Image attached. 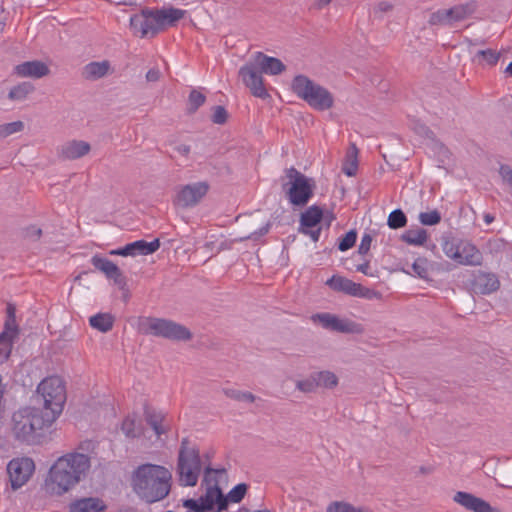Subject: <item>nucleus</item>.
I'll list each match as a JSON object with an SVG mask.
<instances>
[{"mask_svg": "<svg viewBox=\"0 0 512 512\" xmlns=\"http://www.w3.org/2000/svg\"><path fill=\"white\" fill-rule=\"evenodd\" d=\"M428 238L427 231L423 228H418L416 230L409 229L406 230L401 235V240L409 245L421 246L423 245Z\"/></svg>", "mask_w": 512, "mask_h": 512, "instance_id": "obj_32", "label": "nucleus"}, {"mask_svg": "<svg viewBox=\"0 0 512 512\" xmlns=\"http://www.w3.org/2000/svg\"><path fill=\"white\" fill-rule=\"evenodd\" d=\"M247 489L248 485L245 483H239L236 486H234L225 496L227 497V505L229 504V502L240 503L242 499L245 497Z\"/></svg>", "mask_w": 512, "mask_h": 512, "instance_id": "obj_40", "label": "nucleus"}, {"mask_svg": "<svg viewBox=\"0 0 512 512\" xmlns=\"http://www.w3.org/2000/svg\"><path fill=\"white\" fill-rule=\"evenodd\" d=\"M121 430L129 438H136L141 435V430L136 426L135 419L129 416L123 420Z\"/></svg>", "mask_w": 512, "mask_h": 512, "instance_id": "obj_41", "label": "nucleus"}, {"mask_svg": "<svg viewBox=\"0 0 512 512\" xmlns=\"http://www.w3.org/2000/svg\"><path fill=\"white\" fill-rule=\"evenodd\" d=\"M331 2L332 0H316L312 8L316 10H322L323 8L327 7Z\"/></svg>", "mask_w": 512, "mask_h": 512, "instance_id": "obj_64", "label": "nucleus"}, {"mask_svg": "<svg viewBox=\"0 0 512 512\" xmlns=\"http://www.w3.org/2000/svg\"><path fill=\"white\" fill-rule=\"evenodd\" d=\"M206 101V96L200 91L193 89L191 90L188 97L187 111L189 113H195L199 107H201Z\"/></svg>", "mask_w": 512, "mask_h": 512, "instance_id": "obj_39", "label": "nucleus"}, {"mask_svg": "<svg viewBox=\"0 0 512 512\" xmlns=\"http://www.w3.org/2000/svg\"><path fill=\"white\" fill-rule=\"evenodd\" d=\"M144 416L147 424L153 429L156 435L160 436L166 433V429L162 425L164 415L161 412L146 405L144 407Z\"/></svg>", "mask_w": 512, "mask_h": 512, "instance_id": "obj_28", "label": "nucleus"}, {"mask_svg": "<svg viewBox=\"0 0 512 512\" xmlns=\"http://www.w3.org/2000/svg\"><path fill=\"white\" fill-rule=\"evenodd\" d=\"M354 297H359V298H364V299L370 300L373 298H379L380 293L373 289L364 287L363 285L359 284V288L356 289Z\"/></svg>", "mask_w": 512, "mask_h": 512, "instance_id": "obj_49", "label": "nucleus"}, {"mask_svg": "<svg viewBox=\"0 0 512 512\" xmlns=\"http://www.w3.org/2000/svg\"><path fill=\"white\" fill-rule=\"evenodd\" d=\"M430 25L451 26L446 9H439L433 12L429 18Z\"/></svg>", "mask_w": 512, "mask_h": 512, "instance_id": "obj_47", "label": "nucleus"}, {"mask_svg": "<svg viewBox=\"0 0 512 512\" xmlns=\"http://www.w3.org/2000/svg\"><path fill=\"white\" fill-rule=\"evenodd\" d=\"M24 129L22 121H14L11 123L0 125V138H6L14 133L20 132Z\"/></svg>", "mask_w": 512, "mask_h": 512, "instance_id": "obj_45", "label": "nucleus"}, {"mask_svg": "<svg viewBox=\"0 0 512 512\" xmlns=\"http://www.w3.org/2000/svg\"><path fill=\"white\" fill-rule=\"evenodd\" d=\"M92 265L103 272L108 279L114 281L120 289H124L127 286L126 277L123 275L120 268L113 263L111 260L95 255L91 258Z\"/></svg>", "mask_w": 512, "mask_h": 512, "instance_id": "obj_16", "label": "nucleus"}, {"mask_svg": "<svg viewBox=\"0 0 512 512\" xmlns=\"http://www.w3.org/2000/svg\"><path fill=\"white\" fill-rule=\"evenodd\" d=\"M299 233L309 236L314 242L319 241L322 227L316 226L315 228H305L303 230H298Z\"/></svg>", "mask_w": 512, "mask_h": 512, "instance_id": "obj_57", "label": "nucleus"}, {"mask_svg": "<svg viewBox=\"0 0 512 512\" xmlns=\"http://www.w3.org/2000/svg\"><path fill=\"white\" fill-rule=\"evenodd\" d=\"M288 181L282 184L286 197L293 206L304 207L314 194L315 181L295 167L285 170Z\"/></svg>", "mask_w": 512, "mask_h": 512, "instance_id": "obj_7", "label": "nucleus"}, {"mask_svg": "<svg viewBox=\"0 0 512 512\" xmlns=\"http://www.w3.org/2000/svg\"><path fill=\"white\" fill-rule=\"evenodd\" d=\"M2 332H7L8 336L17 339L19 335V328L16 323V318H7Z\"/></svg>", "mask_w": 512, "mask_h": 512, "instance_id": "obj_54", "label": "nucleus"}, {"mask_svg": "<svg viewBox=\"0 0 512 512\" xmlns=\"http://www.w3.org/2000/svg\"><path fill=\"white\" fill-rule=\"evenodd\" d=\"M186 11L178 8L150 9L144 8L139 14L130 17V27L141 38L154 37L165 26H173L181 20Z\"/></svg>", "mask_w": 512, "mask_h": 512, "instance_id": "obj_4", "label": "nucleus"}, {"mask_svg": "<svg viewBox=\"0 0 512 512\" xmlns=\"http://www.w3.org/2000/svg\"><path fill=\"white\" fill-rule=\"evenodd\" d=\"M37 393L43 400L44 412H48L49 415L57 419L66 402L63 380L58 376L47 377L39 383Z\"/></svg>", "mask_w": 512, "mask_h": 512, "instance_id": "obj_8", "label": "nucleus"}, {"mask_svg": "<svg viewBox=\"0 0 512 512\" xmlns=\"http://www.w3.org/2000/svg\"><path fill=\"white\" fill-rule=\"evenodd\" d=\"M172 475L161 465L146 463L138 466L132 474V487L137 496L148 504L166 498L171 490Z\"/></svg>", "mask_w": 512, "mask_h": 512, "instance_id": "obj_2", "label": "nucleus"}, {"mask_svg": "<svg viewBox=\"0 0 512 512\" xmlns=\"http://www.w3.org/2000/svg\"><path fill=\"white\" fill-rule=\"evenodd\" d=\"M254 61L265 74L278 75L286 69V66L280 59L267 56L262 52L255 53Z\"/></svg>", "mask_w": 512, "mask_h": 512, "instance_id": "obj_20", "label": "nucleus"}, {"mask_svg": "<svg viewBox=\"0 0 512 512\" xmlns=\"http://www.w3.org/2000/svg\"><path fill=\"white\" fill-rule=\"evenodd\" d=\"M160 248V240L154 239L151 242L145 240H137L126 244L124 247L110 251L111 255L118 256H137V255H150Z\"/></svg>", "mask_w": 512, "mask_h": 512, "instance_id": "obj_14", "label": "nucleus"}, {"mask_svg": "<svg viewBox=\"0 0 512 512\" xmlns=\"http://www.w3.org/2000/svg\"><path fill=\"white\" fill-rule=\"evenodd\" d=\"M174 150L183 156H188L191 151L190 146L186 144L176 145Z\"/></svg>", "mask_w": 512, "mask_h": 512, "instance_id": "obj_62", "label": "nucleus"}, {"mask_svg": "<svg viewBox=\"0 0 512 512\" xmlns=\"http://www.w3.org/2000/svg\"><path fill=\"white\" fill-rule=\"evenodd\" d=\"M332 314L328 312L316 313L311 316V321L319 324L322 328L329 330Z\"/></svg>", "mask_w": 512, "mask_h": 512, "instance_id": "obj_48", "label": "nucleus"}, {"mask_svg": "<svg viewBox=\"0 0 512 512\" xmlns=\"http://www.w3.org/2000/svg\"><path fill=\"white\" fill-rule=\"evenodd\" d=\"M325 284L333 291L341 292L353 297L356 289L359 288V283L340 275H333Z\"/></svg>", "mask_w": 512, "mask_h": 512, "instance_id": "obj_24", "label": "nucleus"}, {"mask_svg": "<svg viewBox=\"0 0 512 512\" xmlns=\"http://www.w3.org/2000/svg\"><path fill=\"white\" fill-rule=\"evenodd\" d=\"M412 270L414 275L421 279L428 278V260L425 257L417 258L412 264Z\"/></svg>", "mask_w": 512, "mask_h": 512, "instance_id": "obj_44", "label": "nucleus"}, {"mask_svg": "<svg viewBox=\"0 0 512 512\" xmlns=\"http://www.w3.org/2000/svg\"><path fill=\"white\" fill-rule=\"evenodd\" d=\"M292 91L310 107L325 111L333 107V95L325 87L315 83L305 75H297L292 80Z\"/></svg>", "mask_w": 512, "mask_h": 512, "instance_id": "obj_5", "label": "nucleus"}, {"mask_svg": "<svg viewBox=\"0 0 512 512\" xmlns=\"http://www.w3.org/2000/svg\"><path fill=\"white\" fill-rule=\"evenodd\" d=\"M48 66L41 61H27L15 67V73L22 77L41 78L49 73Z\"/></svg>", "mask_w": 512, "mask_h": 512, "instance_id": "obj_21", "label": "nucleus"}, {"mask_svg": "<svg viewBox=\"0 0 512 512\" xmlns=\"http://www.w3.org/2000/svg\"><path fill=\"white\" fill-rule=\"evenodd\" d=\"M363 330L361 324L350 319H342L332 314L329 331L345 334H361Z\"/></svg>", "mask_w": 512, "mask_h": 512, "instance_id": "obj_22", "label": "nucleus"}, {"mask_svg": "<svg viewBox=\"0 0 512 512\" xmlns=\"http://www.w3.org/2000/svg\"><path fill=\"white\" fill-rule=\"evenodd\" d=\"M418 218L422 225L434 226L440 223L441 214L438 210H432L428 212H421Z\"/></svg>", "mask_w": 512, "mask_h": 512, "instance_id": "obj_42", "label": "nucleus"}, {"mask_svg": "<svg viewBox=\"0 0 512 512\" xmlns=\"http://www.w3.org/2000/svg\"><path fill=\"white\" fill-rule=\"evenodd\" d=\"M160 78V71L156 68H151L146 73V80L148 82H156Z\"/></svg>", "mask_w": 512, "mask_h": 512, "instance_id": "obj_61", "label": "nucleus"}, {"mask_svg": "<svg viewBox=\"0 0 512 512\" xmlns=\"http://www.w3.org/2000/svg\"><path fill=\"white\" fill-rule=\"evenodd\" d=\"M356 240L357 231L352 229L339 239L338 249L343 252L347 251L355 245Z\"/></svg>", "mask_w": 512, "mask_h": 512, "instance_id": "obj_46", "label": "nucleus"}, {"mask_svg": "<svg viewBox=\"0 0 512 512\" xmlns=\"http://www.w3.org/2000/svg\"><path fill=\"white\" fill-rule=\"evenodd\" d=\"M183 506L190 509L191 512H206L207 509L206 506H203L200 498L198 500L192 498L185 499L183 500Z\"/></svg>", "mask_w": 512, "mask_h": 512, "instance_id": "obj_55", "label": "nucleus"}, {"mask_svg": "<svg viewBox=\"0 0 512 512\" xmlns=\"http://www.w3.org/2000/svg\"><path fill=\"white\" fill-rule=\"evenodd\" d=\"M26 236L32 240H38L42 236V229L32 225L26 229Z\"/></svg>", "mask_w": 512, "mask_h": 512, "instance_id": "obj_59", "label": "nucleus"}, {"mask_svg": "<svg viewBox=\"0 0 512 512\" xmlns=\"http://www.w3.org/2000/svg\"><path fill=\"white\" fill-rule=\"evenodd\" d=\"M369 269H370V263L368 260H366L364 263L362 264H359L357 267H356V270L358 272H361L365 275H372L370 272H369Z\"/></svg>", "mask_w": 512, "mask_h": 512, "instance_id": "obj_63", "label": "nucleus"}, {"mask_svg": "<svg viewBox=\"0 0 512 512\" xmlns=\"http://www.w3.org/2000/svg\"><path fill=\"white\" fill-rule=\"evenodd\" d=\"M223 393L228 398L239 402L253 403L256 400V396L248 391H241L233 388H224Z\"/></svg>", "mask_w": 512, "mask_h": 512, "instance_id": "obj_37", "label": "nucleus"}, {"mask_svg": "<svg viewBox=\"0 0 512 512\" xmlns=\"http://www.w3.org/2000/svg\"><path fill=\"white\" fill-rule=\"evenodd\" d=\"M35 471V463L29 457L13 458L7 464V474L11 489L16 491L24 486Z\"/></svg>", "mask_w": 512, "mask_h": 512, "instance_id": "obj_12", "label": "nucleus"}, {"mask_svg": "<svg viewBox=\"0 0 512 512\" xmlns=\"http://www.w3.org/2000/svg\"><path fill=\"white\" fill-rule=\"evenodd\" d=\"M104 509L103 502L93 497L77 499L69 504V512H101Z\"/></svg>", "mask_w": 512, "mask_h": 512, "instance_id": "obj_25", "label": "nucleus"}, {"mask_svg": "<svg viewBox=\"0 0 512 512\" xmlns=\"http://www.w3.org/2000/svg\"><path fill=\"white\" fill-rule=\"evenodd\" d=\"M145 333L173 341H188L192 338L190 330L182 324L163 318H148Z\"/></svg>", "mask_w": 512, "mask_h": 512, "instance_id": "obj_10", "label": "nucleus"}, {"mask_svg": "<svg viewBox=\"0 0 512 512\" xmlns=\"http://www.w3.org/2000/svg\"><path fill=\"white\" fill-rule=\"evenodd\" d=\"M413 130L415 131V133H417L419 136L423 138L434 139V132L424 123L418 121L415 122L413 125Z\"/></svg>", "mask_w": 512, "mask_h": 512, "instance_id": "obj_52", "label": "nucleus"}, {"mask_svg": "<svg viewBox=\"0 0 512 512\" xmlns=\"http://www.w3.org/2000/svg\"><path fill=\"white\" fill-rule=\"evenodd\" d=\"M342 171L347 175V176H354L357 172V160L354 159L349 165L347 166H344L342 168Z\"/></svg>", "mask_w": 512, "mask_h": 512, "instance_id": "obj_60", "label": "nucleus"}, {"mask_svg": "<svg viewBox=\"0 0 512 512\" xmlns=\"http://www.w3.org/2000/svg\"><path fill=\"white\" fill-rule=\"evenodd\" d=\"M501 57V53L494 49L478 50L473 58V63L480 66H495Z\"/></svg>", "mask_w": 512, "mask_h": 512, "instance_id": "obj_30", "label": "nucleus"}, {"mask_svg": "<svg viewBox=\"0 0 512 512\" xmlns=\"http://www.w3.org/2000/svg\"><path fill=\"white\" fill-rule=\"evenodd\" d=\"M324 211L318 205L308 207L300 216V225L298 230L305 228H315L323 221Z\"/></svg>", "mask_w": 512, "mask_h": 512, "instance_id": "obj_23", "label": "nucleus"}, {"mask_svg": "<svg viewBox=\"0 0 512 512\" xmlns=\"http://www.w3.org/2000/svg\"><path fill=\"white\" fill-rule=\"evenodd\" d=\"M453 500L473 512H502L501 509L491 506L487 501L468 492H456Z\"/></svg>", "mask_w": 512, "mask_h": 512, "instance_id": "obj_17", "label": "nucleus"}, {"mask_svg": "<svg viewBox=\"0 0 512 512\" xmlns=\"http://www.w3.org/2000/svg\"><path fill=\"white\" fill-rule=\"evenodd\" d=\"M476 285L482 294H490L499 289L500 282L493 273H481L476 278Z\"/></svg>", "mask_w": 512, "mask_h": 512, "instance_id": "obj_29", "label": "nucleus"}, {"mask_svg": "<svg viewBox=\"0 0 512 512\" xmlns=\"http://www.w3.org/2000/svg\"><path fill=\"white\" fill-rule=\"evenodd\" d=\"M189 444L188 438L182 439L176 469L179 484L185 487L195 486L202 471L199 449L190 447Z\"/></svg>", "mask_w": 512, "mask_h": 512, "instance_id": "obj_6", "label": "nucleus"}, {"mask_svg": "<svg viewBox=\"0 0 512 512\" xmlns=\"http://www.w3.org/2000/svg\"><path fill=\"white\" fill-rule=\"evenodd\" d=\"M327 512H372L366 507H355L348 502L335 501L327 507Z\"/></svg>", "mask_w": 512, "mask_h": 512, "instance_id": "obj_36", "label": "nucleus"}, {"mask_svg": "<svg viewBox=\"0 0 512 512\" xmlns=\"http://www.w3.org/2000/svg\"><path fill=\"white\" fill-rule=\"evenodd\" d=\"M271 226H272V223L270 221H268L260 229L252 232L250 235H248L246 237L241 238L240 241H244V240L258 241L262 236L266 235L269 232Z\"/></svg>", "mask_w": 512, "mask_h": 512, "instance_id": "obj_53", "label": "nucleus"}, {"mask_svg": "<svg viewBox=\"0 0 512 512\" xmlns=\"http://www.w3.org/2000/svg\"><path fill=\"white\" fill-rule=\"evenodd\" d=\"M499 173L503 180L512 186V169L508 165H501Z\"/></svg>", "mask_w": 512, "mask_h": 512, "instance_id": "obj_58", "label": "nucleus"}, {"mask_svg": "<svg viewBox=\"0 0 512 512\" xmlns=\"http://www.w3.org/2000/svg\"><path fill=\"white\" fill-rule=\"evenodd\" d=\"M110 69V63L107 60L101 62H90L83 67L82 77L86 80H98L107 75Z\"/></svg>", "mask_w": 512, "mask_h": 512, "instance_id": "obj_27", "label": "nucleus"}, {"mask_svg": "<svg viewBox=\"0 0 512 512\" xmlns=\"http://www.w3.org/2000/svg\"><path fill=\"white\" fill-rule=\"evenodd\" d=\"M407 216L401 209L393 210L387 219V225L391 229H400L407 225Z\"/></svg>", "mask_w": 512, "mask_h": 512, "instance_id": "obj_38", "label": "nucleus"}, {"mask_svg": "<svg viewBox=\"0 0 512 512\" xmlns=\"http://www.w3.org/2000/svg\"><path fill=\"white\" fill-rule=\"evenodd\" d=\"M34 90V86L30 82H22L13 88L8 93V98L13 101H22L26 99L28 94Z\"/></svg>", "mask_w": 512, "mask_h": 512, "instance_id": "obj_33", "label": "nucleus"}, {"mask_svg": "<svg viewBox=\"0 0 512 512\" xmlns=\"http://www.w3.org/2000/svg\"><path fill=\"white\" fill-rule=\"evenodd\" d=\"M262 71L255 61L248 62L239 69V76L253 96L265 99L269 96L262 77Z\"/></svg>", "mask_w": 512, "mask_h": 512, "instance_id": "obj_13", "label": "nucleus"}, {"mask_svg": "<svg viewBox=\"0 0 512 512\" xmlns=\"http://www.w3.org/2000/svg\"><path fill=\"white\" fill-rule=\"evenodd\" d=\"M92 265L103 272L108 279L114 281L120 289H124L127 286L126 277L123 275L120 268L113 263L111 260L95 255L91 258Z\"/></svg>", "mask_w": 512, "mask_h": 512, "instance_id": "obj_15", "label": "nucleus"}, {"mask_svg": "<svg viewBox=\"0 0 512 512\" xmlns=\"http://www.w3.org/2000/svg\"><path fill=\"white\" fill-rule=\"evenodd\" d=\"M213 110L212 122L220 125L226 123L228 119L227 110L223 106H215Z\"/></svg>", "mask_w": 512, "mask_h": 512, "instance_id": "obj_50", "label": "nucleus"}, {"mask_svg": "<svg viewBox=\"0 0 512 512\" xmlns=\"http://www.w3.org/2000/svg\"><path fill=\"white\" fill-rule=\"evenodd\" d=\"M477 9L476 1L472 0L464 4L455 5L447 10L448 18L451 26L459 21H462L472 15Z\"/></svg>", "mask_w": 512, "mask_h": 512, "instance_id": "obj_26", "label": "nucleus"}, {"mask_svg": "<svg viewBox=\"0 0 512 512\" xmlns=\"http://www.w3.org/2000/svg\"><path fill=\"white\" fill-rule=\"evenodd\" d=\"M446 254L459 264L463 265L476 266L480 265L482 262V254L476 248V246L472 244L464 245L461 252L457 249L453 253H450V251H446Z\"/></svg>", "mask_w": 512, "mask_h": 512, "instance_id": "obj_18", "label": "nucleus"}, {"mask_svg": "<svg viewBox=\"0 0 512 512\" xmlns=\"http://www.w3.org/2000/svg\"><path fill=\"white\" fill-rule=\"evenodd\" d=\"M222 471L210 466L204 469L202 484H206L207 487L204 495L200 497V501L204 507H207L206 512H222L227 509V497L223 494L217 480L212 477V474Z\"/></svg>", "mask_w": 512, "mask_h": 512, "instance_id": "obj_9", "label": "nucleus"}, {"mask_svg": "<svg viewBox=\"0 0 512 512\" xmlns=\"http://www.w3.org/2000/svg\"><path fill=\"white\" fill-rule=\"evenodd\" d=\"M393 4L387 1H381L373 7L374 17L382 19L384 13H388L393 10Z\"/></svg>", "mask_w": 512, "mask_h": 512, "instance_id": "obj_51", "label": "nucleus"}, {"mask_svg": "<svg viewBox=\"0 0 512 512\" xmlns=\"http://www.w3.org/2000/svg\"><path fill=\"white\" fill-rule=\"evenodd\" d=\"M90 468V459L82 453H71L60 457L50 468L46 479V490L62 495L78 484Z\"/></svg>", "mask_w": 512, "mask_h": 512, "instance_id": "obj_1", "label": "nucleus"}, {"mask_svg": "<svg viewBox=\"0 0 512 512\" xmlns=\"http://www.w3.org/2000/svg\"><path fill=\"white\" fill-rule=\"evenodd\" d=\"M372 235L370 233H364V235L361 238L360 245L358 247V253L360 255H367L371 248L372 243Z\"/></svg>", "mask_w": 512, "mask_h": 512, "instance_id": "obj_56", "label": "nucleus"}, {"mask_svg": "<svg viewBox=\"0 0 512 512\" xmlns=\"http://www.w3.org/2000/svg\"><path fill=\"white\" fill-rule=\"evenodd\" d=\"M89 324L92 328L107 333L113 328L114 317L109 313H97L89 318Z\"/></svg>", "mask_w": 512, "mask_h": 512, "instance_id": "obj_31", "label": "nucleus"}, {"mask_svg": "<svg viewBox=\"0 0 512 512\" xmlns=\"http://www.w3.org/2000/svg\"><path fill=\"white\" fill-rule=\"evenodd\" d=\"M209 188L210 186L206 181L179 186L173 204L182 209L195 207L207 195Z\"/></svg>", "mask_w": 512, "mask_h": 512, "instance_id": "obj_11", "label": "nucleus"}, {"mask_svg": "<svg viewBox=\"0 0 512 512\" xmlns=\"http://www.w3.org/2000/svg\"><path fill=\"white\" fill-rule=\"evenodd\" d=\"M91 147L88 142L82 140H72L63 144L58 154L62 159L75 160L89 153Z\"/></svg>", "mask_w": 512, "mask_h": 512, "instance_id": "obj_19", "label": "nucleus"}, {"mask_svg": "<svg viewBox=\"0 0 512 512\" xmlns=\"http://www.w3.org/2000/svg\"><path fill=\"white\" fill-rule=\"evenodd\" d=\"M15 340V338L8 336L7 332L0 333V363L9 359Z\"/></svg>", "mask_w": 512, "mask_h": 512, "instance_id": "obj_35", "label": "nucleus"}, {"mask_svg": "<svg viewBox=\"0 0 512 512\" xmlns=\"http://www.w3.org/2000/svg\"><path fill=\"white\" fill-rule=\"evenodd\" d=\"M318 387L332 389L338 385V377L331 371L314 372Z\"/></svg>", "mask_w": 512, "mask_h": 512, "instance_id": "obj_34", "label": "nucleus"}, {"mask_svg": "<svg viewBox=\"0 0 512 512\" xmlns=\"http://www.w3.org/2000/svg\"><path fill=\"white\" fill-rule=\"evenodd\" d=\"M296 388L304 393L314 392L318 388L314 373H311L306 379L298 380L296 382Z\"/></svg>", "mask_w": 512, "mask_h": 512, "instance_id": "obj_43", "label": "nucleus"}, {"mask_svg": "<svg viewBox=\"0 0 512 512\" xmlns=\"http://www.w3.org/2000/svg\"><path fill=\"white\" fill-rule=\"evenodd\" d=\"M55 420L54 416L39 408L25 407L13 413L12 433L22 443L38 444L44 435V429Z\"/></svg>", "mask_w": 512, "mask_h": 512, "instance_id": "obj_3", "label": "nucleus"}]
</instances>
